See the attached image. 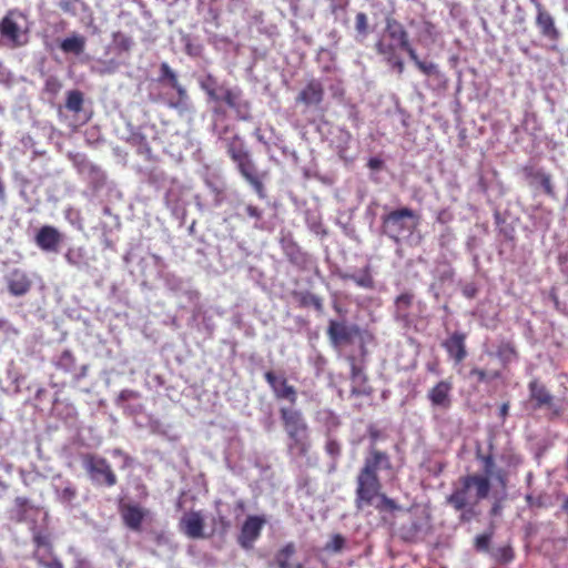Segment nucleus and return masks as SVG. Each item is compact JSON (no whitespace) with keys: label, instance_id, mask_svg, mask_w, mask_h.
I'll return each instance as SVG.
<instances>
[{"label":"nucleus","instance_id":"nucleus-27","mask_svg":"<svg viewBox=\"0 0 568 568\" xmlns=\"http://www.w3.org/2000/svg\"><path fill=\"white\" fill-rule=\"evenodd\" d=\"M284 253L293 265L297 266L301 270H306L310 263V256L306 252H304L296 243H288L284 247Z\"/></svg>","mask_w":568,"mask_h":568},{"label":"nucleus","instance_id":"nucleus-16","mask_svg":"<svg viewBox=\"0 0 568 568\" xmlns=\"http://www.w3.org/2000/svg\"><path fill=\"white\" fill-rule=\"evenodd\" d=\"M180 530L191 539H200L204 537L205 521L201 511L185 513L180 520Z\"/></svg>","mask_w":568,"mask_h":568},{"label":"nucleus","instance_id":"nucleus-48","mask_svg":"<svg viewBox=\"0 0 568 568\" xmlns=\"http://www.w3.org/2000/svg\"><path fill=\"white\" fill-rule=\"evenodd\" d=\"M34 558H36L38 565L43 568H64L62 561L57 557H52L51 560H44L43 558L37 557L34 555Z\"/></svg>","mask_w":568,"mask_h":568},{"label":"nucleus","instance_id":"nucleus-25","mask_svg":"<svg viewBox=\"0 0 568 568\" xmlns=\"http://www.w3.org/2000/svg\"><path fill=\"white\" fill-rule=\"evenodd\" d=\"M375 49L378 54L383 55L385 61L399 74L404 72V62L403 60L397 55L396 47L390 43L386 42L385 40H378L375 44Z\"/></svg>","mask_w":568,"mask_h":568},{"label":"nucleus","instance_id":"nucleus-60","mask_svg":"<svg viewBox=\"0 0 568 568\" xmlns=\"http://www.w3.org/2000/svg\"><path fill=\"white\" fill-rule=\"evenodd\" d=\"M508 410H509V403H503L501 406L499 407V417L505 420L506 417L508 416Z\"/></svg>","mask_w":568,"mask_h":568},{"label":"nucleus","instance_id":"nucleus-29","mask_svg":"<svg viewBox=\"0 0 568 568\" xmlns=\"http://www.w3.org/2000/svg\"><path fill=\"white\" fill-rule=\"evenodd\" d=\"M343 280L352 281L357 286L366 288V290H373L375 287V282L371 272V266L366 265L359 274H343Z\"/></svg>","mask_w":568,"mask_h":568},{"label":"nucleus","instance_id":"nucleus-61","mask_svg":"<svg viewBox=\"0 0 568 568\" xmlns=\"http://www.w3.org/2000/svg\"><path fill=\"white\" fill-rule=\"evenodd\" d=\"M526 501L530 507H534V506L540 507L541 506V501L539 499H535L531 495L526 496Z\"/></svg>","mask_w":568,"mask_h":568},{"label":"nucleus","instance_id":"nucleus-39","mask_svg":"<svg viewBox=\"0 0 568 568\" xmlns=\"http://www.w3.org/2000/svg\"><path fill=\"white\" fill-rule=\"evenodd\" d=\"M159 82L168 83L170 87H175L179 81L176 73L171 69L166 62H162L160 65Z\"/></svg>","mask_w":568,"mask_h":568},{"label":"nucleus","instance_id":"nucleus-55","mask_svg":"<svg viewBox=\"0 0 568 568\" xmlns=\"http://www.w3.org/2000/svg\"><path fill=\"white\" fill-rule=\"evenodd\" d=\"M325 449L331 456H337L341 452L339 444L336 440H328Z\"/></svg>","mask_w":568,"mask_h":568},{"label":"nucleus","instance_id":"nucleus-57","mask_svg":"<svg viewBox=\"0 0 568 568\" xmlns=\"http://www.w3.org/2000/svg\"><path fill=\"white\" fill-rule=\"evenodd\" d=\"M470 376H475L478 382H485L487 379V373L485 369L479 367H474L469 372Z\"/></svg>","mask_w":568,"mask_h":568},{"label":"nucleus","instance_id":"nucleus-26","mask_svg":"<svg viewBox=\"0 0 568 568\" xmlns=\"http://www.w3.org/2000/svg\"><path fill=\"white\" fill-rule=\"evenodd\" d=\"M85 44L87 40L82 34L72 33L60 42L59 48L65 54L80 55L84 52Z\"/></svg>","mask_w":568,"mask_h":568},{"label":"nucleus","instance_id":"nucleus-3","mask_svg":"<svg viewBox=\"0 0 568 568\" xmlns=\"http://www.w3.org/2000/svg\"><path fill=\"white\" fill-rule=\"evenodd\" d=\"M491 484L486 476L468 474L459 477L446 503L455 510H462L468 506H476L488 497Z\"/></svg>","mask_w":568,"mask_h":568},{"label":"nucleus","instance_id":"nucleus-7","mask_svg":"<svg viewBox=\"0 0 568 568\" xmlns=\"http://www.w3.org/2000/svg\"><path fill=\"white\" fill-rule=\"evenodd\" d=\"M81 460L83 468L94 484L106 487L116 485V474L106 458L98 454L85 453L81 455Z\"/></svg>","mask_w":568,"mask_h":568},{"label":"nucleus","instance_id":"nucleus-34","mask_svg":"<svg viewBox=\"0 0 568 568\" xmlns=\"http://www.w3.org/2000/svg\"><path fill=\"white\" fill-rule=\"evenodd\" d=\"M497 356L504 364H508L518 358V352L511 342H503L497 348Z\"/></svg>","mask_w":568,"mask_h":568},{"label":"nucleus","instance_id":"nucleus-19","mask_svg":"<svg viewBox=\"0 0 568 568\" xmlns=\"http://www.w3.org/2000/svg\"><path fill=\"white\" fill-rule=\"evenodd\" d=\"M529 390V403L534 410L547 407L550 408L554 404V396L547 389V387L540 383L537 378L532 379L528 384Z\"/></svg>","mask_w":568,"mask_h":568},{"label":"nucleus","instance_id":"nucleus-58","mask_svg":"<svg viewBox=\"0 0 568 568\" xmlns=\"http://www.w3.org/2000/svg\"><path fill=\"white\" fill-rule=\"evenodd\" d=\"M452 219L453 215L448 210L439 211L436 217L437 222L442 224L448 223L449 221H452Z\"/></svg>","mask_w":568,"mask_h":568},{"label":"nucleus","instance_id":"nucleus-53","mask_svg":"<svg viewBox=\"0 0 568 568\" xmlns=\"http://www.w3.org/2000/svg\"><path fill=\"white\" fill-rule=\"evenodd\" d=\"M153 540L156 546H165V545H169V542H170V538L164 531L155 532Z\"/></svg>","mask_w":568,"mask_h":568},{"label":"nucleus","instance_id":"nucleus-36","mask_svg":"<svg viewBox=\"0 0 568 568\" xmlns=\"http://www.w3.org/2000/svg\"><path fill=\"white\" fill-rule=\"evenodd\" d=\"M65 261L75 267H81L85 265V251L83 247H71L64 254Z\"/></svg>","mask_w":568,"mask_h":568},{"label":"nucleus","instance_id":"nucleus-15","mask_svg":"<svg viewBox=\"0 0 568 568\" xmlns=\"http://www.w3.org/2000/svg\"><path fill=\"white\" fill-rule=\"evenodd\" d=\"M361 334V328L353 324L346 325L343 322L329 321L327 335L334 345L351 343L355 336Z\"/></svg>","mask_w":568,"mask_h":568},{"label":"nucleus","instance_id":"nucleus-31","mask_svg":"<svg viewBox=\"0 0 568 568\" xmlns=\"http://www.w3.org/2000/svg\"><path fill=\"white\" fill-rule=\"evenodd\" d=\"M301 307H314L317 312L323 311V300L311 292H294Z\"/></svg>","mask_w":568,"mask_h":568},{"label":"nucleus","instance_id":"nucleus-59","mask_svg":"<svg viewBox=\"0 0 568 568\" xmlns=\"http://www.w3.org/2000/svg\"><path fill=\"white\" fill-rule=\"evenodd\" d=\"M383 165V161L378 158H371L367 162V166L371 170H379Z\"/></svg>","mask_w":568,"mask_h":568},{"label":"nucleus","instance_id":"nucleus-54","mask_svg":"<svg viewBox=\"0 0 568 568\" xmlns=\"http://www.w3.org/2000/svg\"><path fill=\"white\" fill-rule=\"evenodd\" d=\"M402 50H404L405 52H407V54L409 55L410 60L417 65L418 62H420L422 60H419L417 53H416V50L410 45V42L408 41L407 42V45H403L400 48Z\"/></svg>","mask_w":568,"mask_h":568},{"label":"nucleus","instance_id":"nucleus-49","mask_svg":"<svg viewBox=\"0 0 568 568\" xmlns=\"http://www.w3.org/2000/svg\"><path fill=\"white\" fill-rule=\"evenodd\" d=\"M459 511V521L462 523H469L477 515V513L475 511V506H468L467 508H464Z\"/></svg>","mask_w":568,"mask_h":568},{"label":"nucleus","instance_id":"nucleus-43","mask_svg":"<svg viewBox=\"0 0 568 568\" xmlns=\"http://www.w3.org/2000/svg\"><path fill=\"white\" fill-rule=\"evenodd\" d=\"M78 491L74 486L68 485L58 491L59 500L63 504L71 505L77 498Z\"/></svg>","mask_w":568,"mask_h":568},{"label":"nucleus","instance_id":"nucleus-8","mask_svg":"<svg viewBox=\"0 0 568 568\" xmlns=\"http://www.w3.org/2000/svg\"><path fill=\"white\" fill-rule=\"evenodd\" d=\"M23 14L18 10H9L0 20V44L10 49L23 47L28 42L27 31L18 23Z\"/></svg>","mask_w":568,"mask_h":568},{"label":"nucleus","instance_id":"nucleus-35","mask_svg":"<svg viewBox=\"0 0 568 568\" xmlns=\"http://www.w3.org/2000/svg\"><path fill=\"white\" fill-rule=\"evenodd\" d=\"M77 359L71 351L64 349L55 362V367L65 373H70L75 368Z\"/></svg>","mask_w":568,"mask_h":568},{"label":"nucleus","instance_id":"nucleus-23","mask_svg":"<svg viewBox=\"0 0 568 568\" xmlns=\"http://www.w3.org/2000/svg\"><path fill=\"white\" fill-rule=\"evenodd\" d=\"M523 172L525 178L529 181L530 185L538 183L547 196L551 199L556 197L552 179L549 173H546L542 170H536L530 165L524 166Z\"/></svg>","mask_w":568,"mask_h":568},{"label":"nucleus","instance_id":"nucleus-17","mask_svg":"<svg viewBox=\"0 0 568 568\" xmlns=\"http://www.w3.org/2000/svg\"><path fill=\"white\" fill-rule=\"evenodd\" d=\"M37 246L44 252H58L62 242V234L52 225H44L36 234Z\"/></svg>","mask_w":568,"mask_h":568},{"label":"nucleus","instance_id":"nucleus-24","mask_svg":"<svg viewBox=\"0 0 568 568\" xmlns=\"http://www.w3.org/2000/svg\"><path fill=\"white\" fill-rule=\"evenodd\" d=\"M120 515L128 528L133 531H140L146 511L138 505L125 504L120 506Z\"/></svg>","mask_w":568,"mask_h":568},{"label":"nucleus","instance_id":"nucleus-38","mask_svg":"<svg viewBox=\"0 0 568 568\" xmlns=\"http://www.w3.org/2000/svg\"><path fill=\"white\" fill-rule=\"evenodd\" d=\"M112 40L118 52H129L132 49V39L121 31L113 32Z\"/></svg>","mask_w":568,"mask_h":568},{"label":"nucleus","instance_id":"nucleus-46","mask_svg":"<svg viewBox=\"0 0 568 568\" xmlns=\"http://www.w3.org/2000/svg\"><path fill=\"white\" fill-rule=\"evenodd\" d=\"M507 498V494L506 493H503L500 496L498 497H495V500L491 505V508L489 510V515L491 517H497L501 514L503 511V508H504V501L506 500Z\"/></svg>","mask_w":568,"mask_h":568},{"label":"nucleus","instance_id":"nucleus-56","mask_svg":"<svg viewBox=\"0 0 568 568\" xmlns=\"http://www.w3.org/2000/svg\"><path fill=\"white\" fill-rule=\"evenodd\" d=\"M416 67L426 75L433 74L436 70V65L434 63H426L424 61L418 62Z\"/></svg>","mask_w":568,"mask_h":568},{"label":"nucleus","instance_id":"nucleus-32","mask_svg":"<svg viewBox=\"0 0 568 568\" xmlns=\"http://www.w3.org/2000/svg\"><path fill=\"white\" fill-rule=\"evenodd\" d=\"M414 295L405 292L398 295L395 300L396 316L402 320L408 318V311L413 305Z\"/></svg>","mask_w":568,"mask_h":568},{"label":"nucleus","instance_id":"nucleus-51","mask_svg":"<svg viewBox=\"0 0 568 568\" xmlns=\"http://www.w3.org/2000/svg\"><path fill=\"white\" fill-rule=\"evenodd\" d=\"M344 544H345L344 537L342 535H335L332 538L331 544L327 545V548H329L334 551H339L344 547Z\"/></svg>","mask_w":568,"mask_h":568},{"label":"nucleus","instance_id":"nucleus-9","mask_svg":"<svg viewBox=\"0 0 568 568\" xmlns=\"http://www.w3.org/2000/svg\"><path fill=\"white\" fill-rule=\"evenodd\" d=\"M366 348L364 345L361 347V359L354 355L347 356V362L351 366L349 378L352 382L351 395L352 396H366L371 397L374 393L373 387L368 384V376L365 373V356Z\"/></svg>","mask_w":568,"mask_h":568},{"label":"nucleus","instance_id":"nucleus-44","mask_svg":"<svg viewBox=\"0 0 568 568\" xmlns=\"http://www.w3.org/2000/svg\"><path fill=\"white\" fill-rule=\"evenodd\" d=\"M491 537H493V531L478 535L475 538V542H474L476 550L483 551V552L488 551Z\"/></svg>","mask_w":568,"mask_h":568},{"label":"nucleus","instance_id":"nucleus-5","mask_svg":"<svg viewBox=\"0 0 568 568\" xmlns=\"http://www.w3.org/2000/svg\"><path fill=\"white\" fill-rule=\"evenodd\" d=\"M419 224V215L410 207L402 206L382 216V233L396 244L409 237Z\"/></svg>","mask_w":568,"mask_h":568},{"label":"nucleus","instance_id":"nucleus-1","mask_svg":"<svg viewBox=\"0 0 568 568\" xmlns=\"http://www.w3.org/2000/svg\"><path fill=\"white\" fill-rule=\"evenodd\" d=\"M381 469H392L390 457L386 452L371 447L356 477L355 507L357 510L369 506H374L378 511L397 509L395 500L382 493L383 486L378 476Z\"/></svg>","mask_w":568,"mask_h":568},{"label":"nucleus","instance_id":"nucleus-30","mask_svg":"<svg viewBox=\"0 0 568 568\" xmlns=\"http://www.w3.org/2000/svg\"><path fill=\"white\" fill-rule=\"evenodd\" d=\"M296 552L294 542H287L275 554V564L278 568H293L292 558Z\"/></svg>","mask_w":568,"mask_h":568},{"label":"nucleus","instance_id":"nucleus-12","mask_svg":"<svg viewBox=\"0 0 568 568\" xmlns=\"http://www.w3.org/2000/svg\"><path fill=\"white\" fill-rule=\"evenodd\" d=\"M466 338V333L455 331L442 343V346L446 351L448 357L456 365L463 363L468 355Z\"/></svg>","mask_w":568,"mask_h":568},{"label":"nucleus","instance_id":"nucleus-64","mask_svg":"<svg viewBox=\"0 0 568 568\" xmlns=\"http://www.w3.org/2000/svg\"><path fill=\"white\" fill-rule=\"evenodd\" d=\"M561 511L565 513L568 516V497L565 498L562 505H561Z\"/></svg>","mask_w":568,"mask_h":568},{"label":"nucleus","instance_id":"nucleus-52","mask_svg":"<svg viewBox=\"0 0 568 568\" xmlns=\"http://www.w3.org/2000/svg\"><path fill=\"white\" fill-rule=\"evenodd\" d=\"M245 211L250 217L255 219V220H261L263 216L262 210L253 204H247L245 206Z\"/></svg>","mask_w":568,"mask_h":568},{"label":"nucleus","instance_id":"nucleus-10","mask_svg":"<svg viewBox=\"0 0 568 568\" xmlns=\"http://www.w3.org/2000/svg\"><path fill=\"white\" fill-rule=\"evenodd\" d=\"M264 378L271 387L276 399H285L291 405L296 404L297 390L293 385L288 384L287 378L283 374L277 375L273 371H267L264 373Z\"/></svg>","mask_w":568,"mask_h":568},{"label":"nucleus","instance_id":"nucleus-28","mask_svg":"<svg viewBox=\"0 0 568 568\" xmlns=\"http://www.w3.org/2000/svg\"><path fill=\"white\" fill-rule=\"evenodd\" d=\"M126 142L135 148L136 153L144 156L146 160L152 159V149L150 146V143L148 141V138L145 134H143L141 131H133L128 136Z\"/></svg>","mask_w":568,"mask_h":568},{"label":"nucleus","instance_id":"nucleus-22","mask_svg":"<svg viewBox=\"0 0 568 568\" xmlns=\"http://www.w3.org/2000/svg\"><path fill=\"white\" fill-rule=\"evenodd\" d=\"M453 389V384L449 381H439L436 385H434L427 394V398L432 403L433 406L449 408L452 405L450 392Z\"/></svg>","mask_w":568,"mask_h":568},{"label":"nucleus","instance_id":"nucleus-4","mask_svg":"<svg viewBox=\"0 0 568 568\" xmlns=\"http://www.w3.org/2000/svg\"><path fill=\"white\" fill-rule=\"evenodd\" d=\"M200 87L210 100L224 102L230 109H233L240 120L250 118V103L242 99L240 88H229L225 84H220L217 79L210 73L200 81Z\"/></svg>","mask_w":568,"mask_h":568},{"label":"nucleus","instance_id":"nucleus-2","mask_svg":"<svg viewBox=\"0 0 568 568\" xmlns=\"http://www.w3.org/2000/svg\"><path fill=\"white\" fill-rule=\"evenodd\" d=\"M226 153L235 163L239 173L250 184L257 197L261 200L266 199L267 194L264 181L267 178V172L258 171L239 135H234L226 141Z\"/></svg>","mask_w":568,"mask_h":568},{"label":"nucleus","instance_id":"nucleus-62","mask_svg":"<svg viewBox=\"0 0 568 568\" xmlns=\"http://www.w3.org/2000/svg\"><path fill=\"white\" fill-rule=\"evenodd\" d=\"M27 503H28V500L24 497H17L16 498V504L19 507H24L27 505Z\"/></svg>","mask_w":568,"mask_h":568},{"label":"nucleus","instance_id":"nucleus-21","mask_svg":"<svg viewBox=\"0 0 568 568\" xmlns=\"http://www.w3.org/2000/svg\"><path fill=\"white\" fill-rule=\"evenodd\" d=\"M68 158L79 174L87 175L97 181L104 180V174L101 168L89 161L85 154L70 153Z\"/></svg>","mask_w":568,"mask_h":568},{"label":"nucleus","instance_id":"nucleus-6","mask_svg":"<svg viewBox=\"0 0 568 568\" xmlns=\"http://www.w3.org/2000/svg\"><path fill=\"white\" fill-rule=\"evenodd\" d=\"M280 417L291 440L288 448L291 450H296L301 456L306 455L310 449V444L307 442L308 426L303 414L298 409L281 407Z\"/></svg>","mask_w":568,"mask_h":568},{"label":"nucleus","instance_id":"nucleus-45","mask_svg":"<svg viewBox=\"0 0 568 568\" xmlns=\"http://www.w3.org/2000/svg\"><path fill=\"white\" fill-rule=\"evenodd\" d=\"M495 557L503 564L510 562L514 559V551L510 546H504L496 550Z\"/></svg>","mask_w":568,"mask_h":568},{"label":"nucleus","instance_id":"nucleus-37","mask_svg":"<svg viewBox=\"0 0 568 568\" xmlns=\"http://www.w3.org/2000/svg\"><path fill=\"white\" fill-rule=\"evenodd\" d=\"M83 106V94L79 90H71L67 94L65 108L69 111L79 113Z\"/></svg>","mask_w":568,"mask_h":568},{"label":"nucleus","instance_id":"nucleus-63","mask_svg":"<svg viewBox=\"0 0 568 568\" xmlns=\"http://www.w3.org/2000/svg\"><path fill=\"white\" fill-rule=\"evenodd\" d=\"M85 375H87V366H82V367H81V373L75 375V381L81 379V378H82V377H84Z\"/></svg>","mask_w":568,"mask_h":568},{"label":"nucleus","instance_id":"nucleus-47","mask_svg":"<svg viewBox=\"0 0 568 568\" xmlns=\"http://www.w3.org/2000/svg\"><path fill=\"white\" fill-rule=\"evenodd\" d=\"M33 542L37 547H44V548H48L49 550L52 549V545H51V541H50V537L49 535L47 534H43L41 531H37L34 535H33Z\"/></svg>","mask_w":568,"mask_h":568},{"label":"nucleus","instance_id":"nucleus-14","mask_svg":"<svg viewBox=\"0 0 568 568\" xmlns=\"http://www.w3.org/2000/svg\"><path fill=\"white\" fill-rule=\"evenodd\" d=\"M265 523L266 520L262 516H247L239 536L240 545L245 549L251 548L253 542L260 537Z\"/></svg>","mask_w":568,"mask_h":568},{"label":"nucleus","instance_id":"nucleus-18","mask_svg":"<svg viewBox=\"0 0 568 568\" xmlns=\"http://www.w3.org/2000/svg\"><path fill=\"white\" fill-rule=\"evenodd\" d=\"M325 91L322 82L317 79L310 80L296 97V103L304 106L320 105L324 100Z\"/></svg>","mask_w":568,"mask_h":568},{"label":"nucleus","instance_id":"nucleus-20","mask_svg":"<svg viewBox=\"0 0 568 568\" xmlns=\"http://www.w3.org/2000/svg\"><path fill=\"white\" fill-rule=\"evenodd\" d=\"M381 40L393 43L396 49L407 45L409 41L408 32L404 26L392 17L385 19L384 37Z\"/></svg>","mask_w":568,"mask_h":568},{"label":"nucleus","instance_id":"nucleus-41","mask_svg":"<svg viewBox=\"0 0 568 568\" xmlns=\"http://www.w3.org/2000/svg\"><path fill=\"white\" fill-rule=\"evenodd\" d=\"M62 89V82L53 75H50L44 81L43 90L51 97H55Z\"/></svg>","mask_w":568,"mask_h":568},{"label":"nucleus","instance_id":"nucleus-42","mask_svg":"<svg viewBox=\"0 0 568 568\" xmlns=\"http://www.w3.org/2000/svg\"><path fill=\"white\" fill-rule=\"evenodd\" d=\"M355 29L357 34L364 39L368 34V19L366 13L358 12L355 17Z\"/></svg>","mask_w":568,"mask_h":568},{"label":"nucleus","instance_id":"nucleus-11","mask_svg":"<svg viewBox=\"0 0 568 568\" xmlns=\"http://www.w3.org/2000/svg\"><path fill=\"white\" fill-rule=\"evenodd\" d=\"M4 281L8 292L14 297L27 295L33 284L29 273L19 267L12 268L4 276Z\"/></svg>","mask_w":568,"mask_h":568},{"label":"nucleus","instance_id":"nucleus-33","mask_svg":"<svg viewBox=\"0 0 568 568\" xmlns=\"http://www.w3.org/2000/svg\"><path fill=\"white\" fill-rule=\"evenodd\" d=\"M476 458L481 463L483 466L484 474L480 475L486 476L490 481L491 476H494V473L497 470L493 453L489 452L487 454H483L480 450H477Z\"/></svg>","mask_w":568,"mask_h":568},{"label":"nucleus","instance_id":"nucleus-13","mask_svg":"<svg viewBox=\"0 0 568 568\" xmlns=\"http://www.w3.org/2000/svg\"><path fill=\"white\" fill-rule=\"evenodd\" d=\"M534 2L537 11L535 23L539 29L540 34L550 41H558L560 38V31L556 27L554 17L546 10L542 3L539 1Z\"/></svg>","mask_w":568,"mask_h":568},{"label":"nucleus","instance_id":"nucleus-50","mask_svg":"<svg viewBox=\"0 0 568 568\" xmlns=\"http://www.w3.org/2000/svg\"><path fill=\"white\" fill-rule=\"evenodd\" d=\"M498 483L499 485L501 486L503 488V493H506V488H507V483H508V477H507V473L506 470L504 469H497L495 473H494V476H493Z\"/></svg>","mask_w":568,"mask_h":568},{"label":"nucleus","instance_id":"nucleus-40","mask_svg":"<svg viewBox=\"0 0 568 568\" xmlns=\"http://www.w3.org/2000/svg\"><path fill=\"white\" fill-rule=\"evenodd\" d=\"M178 93V100L169 103L171 108L178 109L184 106L189 100L186 89L178 81L175 87H171Z\"/></svg>","mask_w":568,"mask_h":568}]
</instances>
